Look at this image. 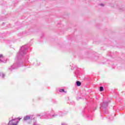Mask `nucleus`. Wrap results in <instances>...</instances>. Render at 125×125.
<instances>
[{
	"instance_id": "f257e3e1",
	"label": "nucleus",
	"mask_w": 125,
	"mask_h": 125,
	"mask_svg": "<svg viewBox=\"0 0 125 125\" xmlns=\"http://www.w3.org/2000/svg\"><path fill=\"white\" fill-rule=\"evenodd\" d=\"M31 119V120H34V119H35V117H34V116L31 115L30 116V117L28 116H26L24 118V121H28V120H29V119Z\"/></svg>"
},
{
	"instance_id": "f03ea898",
	"label": "nucleus",
	"mask_w": 125,
	"mask_h": 125,
	"mask_svg": "<svg viewBox=\"0 0 125 125\" xmlns=\"http://www.w3.org/2000/svg\"><path fill=\"white\" fill-rule=\"evenodd\" d=\"M11 122H12V124L13 125H17V123H18L17 121L14 120H12Z\"/></svg>"
},
{
	"instance_id": "7ed1b4c3",
	"label": "nucleus",
	"mask_w": 125,
	"mask_h": 125,
	"mask_svg": "<svg viewBox=\"0 0 125 125\" xmlns=\"http://www.w3.org/2000/svg\"><path fill=\"white\" fill-rule=\"evenodd\" d=\"M76 84H77V86H80L81 84H82V83L79 81H77L76 82Z\"/></svg>"
},
{
	"instance_id": "20e7f679",
	"label": "nucleus",
	"mask_w": 125,
	"mask_h": 125,
	"mask_svg": "<svg viewBox=\"0 0 125 125\" xmlns=\"http://www.w3.org/2000/svg\"><path fill=\"white\" fill-rule=\"evenodd\" d=\"M103 107H105V106H108V103H104L102 104Z\"/></svg>"
},
{
	"instance_id": "39448f33",
	"label": "nucleus",
	"mask_w": 125,
	"mask_h": 125,
	"mask_svg": "<svg viewBox=\"0 0 125 125\" xmlns=\"http://www.w3.org/2000/svg\"><path fill=\"white\" fill-rule=\"evenodd\" d=\"M103 90H104V89L103 87L101 86L100 87V91H103Z\"/></svg>"
},
{
	"instance_id": "423d86ee",
	"label": "nucleus",
	"mask_w": 125,
	"mask_h": 125,
	"mask_svg": "<svg viewBox=\"0 0 125 125\" xmlns=\"http://www.w3.org/2000/svg\"><path fill=\"white\" fill-rule=\"evenodd\" d=\"M65 91L64 89H60V92H64Z\"/></svg>"
},
{
	"instance_id": "0eeeda50",
	"label": "nucleus",
	"mask_w": 125,
	"mask_h": 125,
	"mask_svg": "<svg viewBox=\"0 0 125 125\" xmlns=\"http://www.w3.org/2000/svg\"><path fill=\"white\" fill-rule=\"evenodd\" d=\"M1 57H2V55H0V58H1Z\"/></svg>"
},
{
	"instance_id": "6e6552de",
	"label": "nucleus",
	"mask_w": 125,
	"mask_h": 125,
	"mask_svg": "<svg viewBox=\"0 0 125 125\" xmlns=\"http://www.w3.org/2000/svg\"><path fill=\"white\" fill-rule=\"evenodd\" d=\"M21 119H22V118H20V119H19V121H20V120H21Z\"/></svg>"
}]
</instances>
